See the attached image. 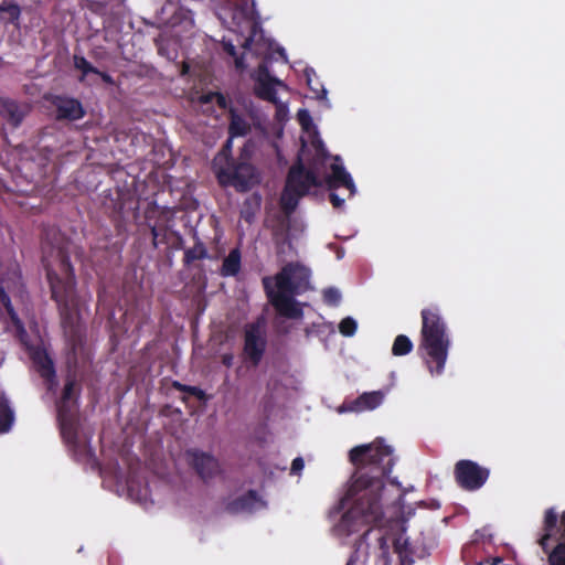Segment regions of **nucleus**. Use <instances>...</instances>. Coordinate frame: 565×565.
<instances>
[{"mask_svg": "<svg viewBox=\"0 0 565 565\" xmlns=\"http://www.w3.org/2000/svg\"><path fill=\"white\" fill-rule=\"evenodd\" d=\"M349 457L356 471L347 482L340 500L348 511L334 526L338 536H349L380 524L388 502L402 497L395 482L384 480L392 471L394 457L393 449L382 439L352 448Z\"/></svg>", "mask_w": 565, "mask_h": 565, "instance_id": "nucleus-1", "label": "nucleus"}, {"mask_svg": "<svg viewBox=\"0 0 565 565\" xmlns=\"http://www.w3.org/2000/svg\"><path fill=\"white\" fill-rule=\"evenodd\" d=\"M297 118L303 131L301 150L298 163L290 169L281 195L282 207L286 212H291L300 196L322 186L331 191L345 189L348 198L354 196L356 186L351 174L345 170L340 157L327 152L310 113L307 109H300Z\"/></svg>", "mask_w": 565, "mask_h": 565, "instance_id": "nucleus-2", "label": "nucleus"}, {"mask_svg": "<svg viewBox=\"0 0 565 565\" xmlns=\"http://www.w3.org/2000/svg\"><path fill=\"white\" fill-rule=\"evenodd\" d=\"M309 278L310 270L299 263H289L275 277L264 278L268 297L280 316L301 318L302 309L292 296L309 287Z\"/></svg>", "mask_w": 565, "mask_h": 565, "instance_id": "nucleus-3", "label": "nucleus"}, {"mask_svg": "<svg viewBox=\"0 0 565 565\" xmlns=\"http://www.w3.org/2000/svg\"><path fill=\"white\" fill-rule=\"evenodd\" d=\"M76 401V383L74 380L68 379L57 402V418L61 434L68 451L74 458L90 468H95L97 461L88 446L87 437L77 427Z\"/></svg>", "mask_w": 565, "mask_h": 565, "instance_id": "nucleus-4", "label": "nucleus"}, {"mask_svg": "<svg viewBox=\"0 0 565 565\" xmlns=\"http://www.w3.org/2000/svg\"><path fill=\"white\" fill-rule=\"evenodd\" d=\"M422 320L419 349L429 373L433 376H439L445 370L451 344L447 327L439 310L435 307L424 309Z\"/></svg>", "mask_w": 565, "mask_h": 565, "instance_id": "nucleus-5", "label": "nucleus"}, {"mask_svg": "<svg viewBox=\"0 0 565 565\" xmlns=\"http://www.w3.org/2000/svg\"><path fill=\"white\" fill-rule=\"evenodd\" d=\"M20 275L18 270L17 264H11L6 274L0 275V302L6 308L7 312L11 317V320L17 329V332L21 339V341L25 344L30 358L33 362L35 370L40 373L43 380L46 383L47 390L53 391L55 383V371L53 367V362L47 354L46 348L42 340L36 341V343H29L24 338V329L14 312L10 299L6 294V289L11 290L19 285Z\"/></svg>", "mask_w": 565, "mask_h": 565, "instance_id": "nucleus-6", "label": "nucleus"}, {"mask_svg": "<svg viewBox=\"0 0 565 565\" xmlns=\"http://www.w3.org/2000/svg\"><path fill=\"white\" fill-rule=\"evenodd\" d=\"M60 267L63 277L47 269V278L52 296L60 308L65 332L67 334H76L79 332L81 311L75 296L74 278L68 263L63 260Z\"/></svg>", "mask_w": 565, "mask_h": 565, "instance_id": "nucleus-7", "label": "nucleus"}, {"mask_svg": "<svg viewBox=\"0 0 565 565\" xmlns=\"http://www.w3.org/2000/svg\"><path fill=\"white\" fill-rule=\"evenodd\" d=\"M231 148L232 141L228 139L224 148L214 158L213 168L217 180L224 186L247 191L259 183V173L253 166L246 162L234 164L230 159Z\"/></svg>", "mask_w": 565, "mask_h": 565, "instance_id": "nucleus-8", "label": "nucleus"}, {"mask_svg": "<svg viewBox=\"0 0 565 565\" xmlns=\"http://www.w3.org/2000/svg\"><path fill=\"white\" fill-rule=\"evenodd\" d=\"M537 543L548 553V565H565V511L559 521L554 508L544 512L542 534Z\"/></svg>", "mask_w": 565, "mask_h": 565, "instance_id": "nucleus-9", "label": "nucleus"}, {"mask_svg": "<svg viewBox=\"0 0 565 565\" xmlns=\"http://www.w3.org/2000/svg\"><path fill=\"white\" fill-rule=\"evenodd\" d=\"M489 477V470L470 460H461L456 465V478L467 490L481 488Z\"/></svg>", "mask_w": 565, "mask_h": 565, "instance_id": "nucleus-10", "label": "nucleus"}, {"mask_svg": "<svg viewBox=\"0 0 565 565\" xmlns=\"http://www.w3.org/2000/svg\"><path fill=\"white\" fill-rule=\"evenodd\" d=\"M390 392V387L380 391L365 392L353 401L343 403L338 407V413H362L380 407Z\"/></svg>", "mask_w": 565, "mask_h": 565, "instance_id": "nucleus-11", "label": "nucleus"}, {"mask_svg": "<svg viewBox=\"0 0 565 565\" xmlns=\"http://www.w3.org/2000/svg\"><path fill=\"white\" fill-rule=\"evenodd\" d=\"M265 348L266 340L263 327L259 323L248 326L245 330V358L250 361L253 365H257L262 360Z\"/></svg>", "mask_w": 565, "mask_h": 565, "instance_id": "nucleus-12", "label": "nucleus"}, {"mask_svg": "<svg viewBox=\"0 0 565 565\" xmlns=\"http://www.w3.org/2000/svg\"><path fill=\"white\" fill-rule=\"evenodd\" d=\"M161 20L171 28H181L188 31L193 28L194 21L191 11L178 7L174 2H168L161 9Z\"/></svg>", "mask_w": 565, "mask_h": 565, "instance_id": "nucleus-13", "label": "nucleus"}, {"mask_svg": "<svg viewBox=\"0 0 565 565\" xmlns=\"http://www.w3.org/2000/svg\"><path fill=\"white\" fill-rule=\"evenodd\" d=\"M252 124H257L252 109L247 107L243 109L237 107L231 108L230 139L245 136L249 131Z\"/></svg>", "mask_w": 565, "mask_h": 565, "instance_id": "nucleus-14", "label": "nucleus"}, {"mask_svg": "<svg viewBox=\"0 0 565 565\" xmlns=\"http://www.w3.org/2000/svg\"><path fill=\"white\" fill-rule=\"evenodd\" d=\"M188 457L191 465L203 479L212 478L220 472L217 460L209 454L192 450L189 451Z\"/></svg>", "mask_w": 565, "mask_h": 565, "instance_id": "nucleus-15", "label": "nucleus"}, {"mask_svg": "<svg viewBox=\"0 0 565 565\" xmlns=\"http://www.w3.org/2000/svg\"><path fill=\"white\" fill-rule=\"evenodd\" d=\"M53 105L56 108L58 118L75 120L82 118L84 115L81 103L73 98L55 97Z\"/></svg>", "mask_w": 565, "mask_h": 565, "instance_id": "nucleus-16", "label": "nucleus"}, {"mask_svg": "<svg viewBox=\"0 0 565 565\" xmlns=\"http://www.w3.org/2000/svg\"><path fill=\"white\" fill-rule=\"evenodd\" d=\"M266 505L260 495L254 491H249L245 495L230 503L228 509L233 512H255Z\"/></svg>", "mask_w": 565, "mask_h": 565, "instance_id": "nucleus-17", "label": "nucleus"}, {"mask_svg": "<svg viewBox=\"0 0 565 565\" xmlns=\"http://www.w3.org/2000/svg\"><path fill=\"white\" fill-rule=\"evenodd\" d=\"M28 111V105H20L11 99H0V115L13 126L19 125Z\"/></svg>", "mask_w": 565, "mask_h": 565, "instance_id": "nucleus-18", "label": "nucleus"}, {"mask_svg": "<svg viewBox=\"0 0 565 565\" xmlns=\"http://www.w3.org/2000/svg\"><path fill=\"white\" fill-rule=\"evenodd\" d=\"M305 77L309 89L313 93V97L318 100L323 102L327 108L331 107L330 100L328 99V90L323 84L318 79L316 72L311 67L305 70Z\"/></svg>", "mask_w": 565, "mask_h": 565, "instance_id": "nucleus-19", "label": "nucleus"}, {"mask_svg": "<svg viewBox=\"0 0 565 565\" xmlns=\"http://www.w3.org/2000/svg\"><path fill=\"white\" fill-rule=\"evenodd\" d=\"M13 420V411L11 409L3 392L0 390V434L9 431L12 427Z\"/></svg>", "mask_w": 565, "mask_h": 565, "instance_id": "nucleus-20", "label": "nucleus"}, {"mask_svg": "<svg viewBox=\"0 0 565 565\" xmlns=\"http://www.w3.org/2000/svg\"><path fill=\"white\" fill-rule=\"evenodd\" d=\"M241 268V254L238 249H233L225 257L222 266L223 276H234Z\"/></svg>", "mask_w": 565, "mask_h": 565, "instance_id": "nucleus-21", "label": "nucleus"}, {"mask_svg": "<svg viewBox=\"0 0 565 565\" xmlns=\"http://www.w3.org/2000/svg\"><path fill=\"white\" fill-rule=\"evenodd\" d=\"M395 552L399 555L403 562H413L412 555L414 554L413 548L408 542V537L402 533L394 540Z\"/></svg>", "mask_w": 565, "mask_h": 565, "instance_id": "nucleus-22", "label": "nucleus"}, {"mask_svg": "<svg viewBox=\"0 0 565 565\" xmlns=\"http://www.w3.org/2000/svg\"><path fill=\"white\" fill-rule=\"evenodd\" d=\"M127 495L142 504L145 508H148L149 503L151 502V500L149 499L148 488H145L142 490H136L134 480L129 481L127 486Z\"/></svg>", "mask_w": 565, "mask_h": 565, "instance_id": "nucleus-23", "label": "nucleus"}, {"mask_svg": "<svg viewBox=\"0 0 565 565\" xmlns=\"http://www.w3.org/2000/svg\"><path fill=\"white\" fill-rule=\"evenodd\" d=\"M413 349V343L406 335H398L396 337L393 347L392 352L394 355H405L409 353Z\"/></svg>", "mask_w": 565, "mask_h": 565, "instance_id": "nucleus-24", "label": "nucleus"}, {"mask_svg": "<svg viewBox=\"0 0 565 565\" xmlns=\"http://www.w3.org/2000/svg\"><path fill=\"white\" fill-rule=\"evenodd\" d=\"M157 45H158V50H159V53L163 56H166L167 58L169 60H173L177 57V47H178V44L175 41H173L171 44H166V40L163 36H160L158 40H157Z\"/></svg>", "mask_w": 565, "mask_h": 565, "instance_id": "nucleus-25", "label": "nucleus"}, {"mask_svg": "<svg viewBox=\"0 0 565 565\" xmlns=\"http://www.w3.org/2000/svg\"><path fill=\"white\" fill-rule=\"evenodd\" d=\"M338 328L343 337H353L358 330V321L352 317H345L340 321Z\"/></svg>", "mask_w": 565, "mask_h": 565, "instance_id": "nucleus-26", "label": "nucleus"}, {"mask_svg": "<svg viewBox=\"0 0 565 565\" xmlns=\"http://www.w3.org/2000/svg\"><path fill=\"white\" fill-rule=\"evenodd\" d=\"M199 103L201 105L217 104L220 107H226V98L220 93H205L199 96Z\"/></svg>", "mask_w": 565, "mask_h": 565, "instance_id": "nucleus-27", "label": "nucleus"}, {"mask_svg": "<svg viewBox=\"0 0 565 565\" xmlns=\"http://www.w3.org/2000/svg\"><path fill=\"white\" fill-rule=\"evenodd\" d=\"M341 299L342 295L338 288L330 287L323 290V300L328 306L337 307Z\"/></svg>", "mask_w": 565, "mask_h": 565, "instance_id": "nucleus-28", "label": "nucleus"}, {"mask_svg": "<svg viewBox=\"0 0 565 565\" xmlns=\"http://www.w3.org/2000/svg\"><path fill=\"white\" fill-rule=\"evenodd\" d=\"M224 50L233 57H235V65L237 68H244V56L236 57V51L235 45L233 44V41L231 39L226 40L223 39Z\"/></svg>", "mask_w": 565, "mask_h": 565, "instance_id": "nucleus-29", "label": "nucleus"}, {"mask_svg": "<svg viewBox=\"0 0 565 565\" xmlns=\"http://www.w3.org/2000/svg\"><path fill=\"white\" fill-rule=\"evenodd\" d=\"M74 65L77 70L82 71L83 75H87L88 73H98L86 58L82 56L74 57Z\"/></svg>", "mask_w": 565, "mask_h": 565, "instance_id": "nucleus-30", "label": "nucleus"}, {"mask_svg": "<svg viewBox=\"0 0 565 565\" xmlns=\"http://www.w3.org/2000/svg\"><path fill=\"white\" fill-rule=\"evenodd\" d=\"M305 467V461L301 457H297L291 462L290 471L294 475H299Z\"/></svg>", "mask_w": 565, "mask_h": 565, "instance_id": "nucleus-31", "label": "nucleus"}, {"mask_svg": "<svg viewBox=\"0 0 565 565\" xmlns=\"http://www.w3.org/2000/svg\"><path fill=\"white\" fill-rule=\"evenodd\" d=\"M331 203L334 207L340 209L344 204V199H340L339 195L334 192L330 194Z\"/></svg>", "mask_w": 565, "mask_h": 565, "instance_id": "nucleus-32", "label": "nucleus"}, {"mask_svg": "<svg viewBox=\"0 0 565 565\" xmlns=\"http://www.w3.org/2000/svg\"><path fill=\"white\" fill-rule=\"evenodd\" d=\"M224 363L230 366L232 363V356H224Z\"/></svg>", "mask_w": 565, "mask_h": 565, "instance_id": "nucleus-33", "label": "nucleus"}, {"mask_svg": "<svg viewBox=\"0 0 565 565\" xmlns=\"http://www.w3.org/2000/svg\"><path fill=\"white\" fill-rule=\"evenodd\" d=\"M343 256H344V252H343L342 249H339V250L337 252V258H338V259H341Z\"/></svg>", "mask_w": 565, "mask_h": 565, "instance_id": "nucleus-34", "label": "nucleus"}, {"mask_svg": "<svg viewBox=\"0 0 565 565\" xmlns=\"http://www.w3.org/2000/svg\"><path fill=\"white\" fill-rule=\"evenodd\" d=\"M102 77H103V79H104L105 82H110V81H111V79H110V76H109V75H107V74H102Z\"/></svg>", "mask_w": 565, "mask_h": 565, "instance_id": "nucleus-35", "label": "nucleus"}, {"mask_svg": "<svg viewBox=\"0 0 565 565\" xmlns=\"http://www.w3.org/2000/svg\"><path fill=\"white\" fill-rule=\"evenodd\" d=\"M347 565H354V559L350 558L349 562L347 563Z\"/></svg>", "mask_w": 565, "mask_h": 565, "instance_id": "nucleus-36", "label": "nucleus"}, {"mask_svg": "<svg viewBox=\"0 0 565 565\" xmlns=\"http://www.w3.org/2000/svg\"><path fill=\"white\" fill-rule=\"evenodd\" d=\"M186 73V66H183V74Z\"/></svg>", "mask_w": 565, "mask_h": 565, "instance_id": "nucleus-37", "label": "nucleus"}, {"mask_svg": "<svg viewBox=\"0 0 565 565\" xmlns=\"http://www.w3.org/2000/svg\"><path fill=\"white\" fill-rule=\"evenodd\" d=\"M2 10H3L2 7H0V11H2Z\"/></svg>", "mask_w": 565, "mask_h": 565, "instance_id": "nucleus-38", "label": "nucleus"}]
</instances>
